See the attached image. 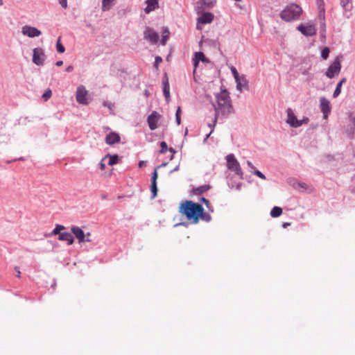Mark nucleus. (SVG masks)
<instances>
[{
    "instance_id": "obj_1",
    "label": "nucleus",
    "mask_w": 355,
    "mask_h": 355,
    "mask_svg": "<svg viewBox=\"0 0 355 355\" xmlns=\"http://www.w3.org/2000/svg\"><path fill=\"white\" fill-rule=\"evenodd\" d=\"M217 104H213L215 110V116L214 125H216L218 118L221 115L223 117H227L228 115L234 112V109L231 103L229 92L224 89L216 96Z\"/></svg>"
},
{
    "instance_id": "obj_2",
    "label": "nucleus",
    "mask_w": 355,
    "mask_h": 355,
    "mask_svg": "<svg viewBox=\"0 0 355 355\" xmlns=\"http://www.w3.org/2000/svg\"><path fill=\"white\" fill-rule=\"evenodd\" d=\"M202 206L200 204L193 202L191 200H186L181 203L179 211L186 216L188 220H191L193 224L198 223L200 216L202 214Z\"/></svg>"
},
{
    "instance_id": "obj_3",
    "label": "nucleus",
    "mask_w": 355,
    "mask_h": 355,
    "mask_svg": "<svg viewBox=\"0 0 355 355\" xmlns=\"http://www.w3.org/2000/svg\"><path fill=\"white\" fill-rule=\"evenodd\" d=\"M302 12L300 6L295 3L287 6L280 13V17L286 21H291L299 19Z\"/></svg>"
},
{
    "instance_id": "obj_4",
    "label": "nucleus",
    "mask_w": 355,
    "mask_h": 355,
    "mask_svg": "<svg viewBox=\"0 0 355 355\" xmlns=\"http://www.w3.org/2000/svg\"><path fill=\"white\" fill-rule=\"evenodd\" d=\"M226 160L228 168L234 171L238 175L241 177L243 175V171L239 162L236 159L234 155L230 154L227 155Z\"/></svg>"
},
{
    "instance_id": "obj_5",
    "label": "nucleus",
    "mask_w": 355,
    "mask_h": 355,
    "mask_svg": "<svg viewBox=\"0 0 355 355\" xmlns=\"http://www.w3.org/2000/svg\"><path fill=\"white\" fill-rule=\"evenodd\" d=\"M46 55L42 48L37 47L33 50V62L37 66H43L46 60Z\"/></svg>"
},
{
    "instance_id": "obj_6",
    "label": "nucleus",
    "mask_w": 355,
    "mask_h": 355,
    "mask_svg": "<svg viewBox=\"0 0 355 355\" xmlns=\"http://www.w3.org/2000/svg\"><path fill=\"white\" fill-rule=\"evenodd\" d=\"M340 60L338 58H336L334 62L328 67L325 74L329 78H333L340 73Z\"/></svg>"
},
{
    "instance_id": "obj_7",
    "label": "nucleus",
    "mask_w": 355,
    "mask_h": 355,
    "mask_svg": "<svg viewBox=\"0 0 355 355\" xmlns=\"http://www.w3.org/2000/svg\"><path fill=\"white\" fill-rule=\"evenodd\" d=\"M166 165H167V162H163L161 165L156 167L154 170V172L152 173L151 186H150V191L152 193V198H155L157 193V170L158 168L164 167Z\"/></svg>"
},
{
    "instance_id": "obj_8",
    "label": "nucleus",
    "mask_w": 355,
    "mask_h": 355,
    "mask_svg": "<svg viewBox=\"0 0 355 355\" xmlns=\"http://www.w3.org/2000/svg\"><path fill=\"white\" fill-rule=\"evenodd\" d=\"M144 39L152 44H156L159 40V35L153 28L146 27L144 31Z\"/></svg>"
},
{
    "instance_id": "obj_9",
    "label": "nucleus",
    "mask_w": 355,
    "mask_h": 355,
    "mask_svg": "<svg viewBox=\"0 0 355 355\" xmlns=\"http://www.w3.org/2000/svg\"><path fill=\"white\" fill-rule=\"evenodd\" d=\"M297 29L302 33L304 35L306 36H313L316 34L317 29L313 24H300Z\"/></svg>"
},
{
    "instance_id": "obj_10",
    "label": "nucleus",
    "mask_w": 355,
    "mask_h": 355,
    "mask_svg": "<svg viewBox=\"0 0 355 355\" xmlns=\"http://www.w3.org/2000/svg\"><path fill=\"white\" fill-rule=\"evenodd\" d=\"M88 92L84 86L80 85L77 88L76 91V101L78 103L83 105H87L88 101L87 98Z\"/></svg>"
},
{
    "instance_id": "obj_11",
    "label": "nucleus",
    "mask_w": 355,
    "mask_h": 355,
    "mask_svg": "<svg viewBox=\"0 0 355 355\" xmlns=\"http://www.w3.org/2000/svg\"><path fill=\"white\" fill-rule=\"evenodd\" d=\"M21 33L28 37H35L40 36L42 33L35 27L26 25L21 28Z\"/></svg>"
},
{
    "instance_id": "obj_12",
    "label": "nucleus",
    "mask_w": 355,
    "mask_h": 355,
    "mask_svg": "<svg viewBox=\"0 0 355 355\" xmlns=\"http://www.w3.org/2000/svg\"><path fill=\"white\" fill-rule=\"evenodd\" d=\"M71 231L72 234H73L76 239L78 240L79 243L91 241V239L85 238V234L80 227L78 226H72L71 227Z\"/></svg>"
},
{
    "instance_id": "obj_13",
    "label": "nucleus",
    "mask_w": 355,
    "mask_h": 355,
    "mask_svg": "<svg viewBox=\"0 0 355 355\" xmlns=\"http://www.w3.org/2000/svg\"><path fill=\"white\" fill-rule=\"evenodd\" d=\"M320 107L323 113L324 118H327L329 114L331 112V106L329 100L325 97H321L320 99Z\"/></svg>"
},
{
    "instance_id": "obj_14",
    "label": "nucleus",
    "mask_w": 355,
    "mask_h": 355,
    "mask_svg": "<svg viewBox=\"0 0 355 355\" xmlns=\"http://www.w3.org/2000/svg\"><path fill=\"white\" fill-rule=\"evenodd\" d=\"M215 3L216 0H201L197 2L196 10L198 12H200L205 8H211Z\"/></svg>"
},
{
    "instance_id": "obj_15",
    "label": "nucleus",
    "mask_w": 355,
    "mask_h": 355,
    "mask_svg": "<svg viewBox=\"0 0 355 355\" xmlns=\"http://www.w3.org/2000/svg\"><path fill=\"white\" fill-rule=\"evenodd\" d=\"M159 114L156 111H153L147 119V121L148 123L149 128L151 130H154L157 128V119L159 117Z\"/></svg>"
},
{
    "instance_id": "obj_16",
    "label": "nucleus",
    "mask_w": 355,
    "mask_h": 355,
    "mask_svg": "<svg viewBox=\"0 0 355 355\" xmlns=\"http://www.w3.org/2000/svg\"><path fill=\"white\" fill-rule=\"evenodd\" d=\"M121 138L119 134L116 132H110L105 137V143L108 145H113L120 142Z\"/></svg>"
},
{
    "instance_id": "obj_17",
    "label": "nucleus",
    "mask_w": 355,
    "mask_h": 355,
    "mask_svg": "<svg viewBox=\"0 0 355 355\" xmlns=\"http://www.w3.org/2000/svg\"><path fill=\"white\" fill-rule=\"evenodd\" d=\"M213 19L214 15L211 12H205L198 18V24H209L211 23Z\"/></svg>"
},
{
    "instance_id": "obj_18",
    "label": "nucleus",
    "mask_w": 355,
    "mask_h": 355,
    "mask_svg": "<svg viewBox=\"0 0 355 355\" xmlns=\"http://www.w3.org/2000/svg\"><path fill=\"white\" fill-rule=\"evenodd\" d=\"M146 3L147 4V6L145 8L144 11L147 14L155 10L156 8L159 7L158 0H146Z\"/></svg>"
},
{
    "instance_id": "obj_19",
    "label": "nucleus",
    "mask_w": 355,
    "mask_h": 355,
    "mask_svg": "<svg viewBox=\"0 0 355 355\" xmlns=\"http://www.w3.org/2000/svg\"><path fill=\"white\" fill-rule=\"evenodd\" d=\"M286 112L288 116L286 119V123L289 124L290 126L293 128V126H295V121H297L298 119H297L291 108H288Z\"/></svg>"
},
{
    "instance_id": "obj_20",
    "label": "nucleus",
    "mask_w": 355,
    "mask_h": 355,
    "mask_svg": "<svg viewBox=\"0 0 355 355\" xmlns=\"http://www.w3.org/2000/svg\"><path fill=\"white\" fill-rule=\"evenodd\" d=\"M236 89L239 91L242 92L243 88L248 89V82L245 76H241V77L239 78L238 80H236Z\"/></svg>"
},
{
    "instance_id": "obj_21",
    "label": "nucleus",
    "mask_w": 355,
    "mask_h": 355,
    "mask_svg": "<svg viewBox=\"0 0 355 355\" xmlns=\"http://www.w3.org/2000/svg\"><path fill=\"white\" fill-rule=\"evenodd\" d=\"M341 7L345 11H350L352 8V0H340Z\"/></svg>"
},
{
    "instance_id": "obj_22",
    "label": "nucleus",
    "mask_w": 355,
    "mask_h": 355,
    "mask_svg": "<svg viewBox=\"0 0 355 355\" xmlns=\"http://www.w3.org/2000/svg\"><path fill=\"white\" fill-rule=\"evenodd\" d=\"M107 158H109V162H108V164L110 166H113L114 164H116L117 162H118V160H119V155H110V154H107L105 157H104V159H107Z\"/></svg>"
},
{
    "instance_id": "obj_23",
    "label": "nucleus",
    "mask_w": 355,
    "mask_h": 355,
    "mask_svg": "<svg viewBox=\"0 0 355 355\" xmlns=\"http://www.w3.org/2000/svg\"><path fill=\"white\" fill-rule=\"evenodd\" d=\"M193 57L196 60H198V61H199V62L201 61V62H205V63H209V60L201 51H198V52L195 53Z\"/></svg>"
},
{
    "instance_id": "obj_24",
    "label": "nucleus",
    "mask_w": 355,
    "mask_h": 355,
    "mask_svg": "<svg viewBox=\"0 0 355 355\" xmlns=\"http://www.w3.org/2000/svg\"><path fill=\"white\" fill-rule=\"evenodd\" d=\"M282 214V209L279 207H274L270 211V216L272 218H277Z\"/></svg>"
},
{
    "instance_id": "obj_25",
    "label": "nucleus",
    "mask_w": 355,
    "mask_h": 355,
    "mask_svg": "<svg viewBox=\"0 0 355 355\" xmlns=\"http://www.w3.org/2000/svg\"><path fill=\"white\" fill-rule=\"evenodd\" d=\"M115 0H102V10L107 11L112 8V3Z\"/></svg>"
},
{
    "instance_id": "obj_26",
    "label": "nucleus",
    "mask_w": 355,
    "mask_h": 355,
    "mask_svg": "<svg viewBox=\"0 0 355 355\" xmlns=\"http://www.w3.org/2000/svg\"><path fill=\"white\" fill-rule=\"evenodd\" d=\"M209 189H210L209 185L205 184V185H202V186H200V187L194 189L193 191L196 194H201L202 193L206 192Z\"/></svg>"
},
{
    "instance_id": "obj_27",
    "label": "nucleus",
    "mask_w": 355,
    "mask_h": 355,
    "mask_svg": "<svg viewBox=\"0 0 355 355\" xmlns=\"http://www.w3.org/2000/svg\"><path fill=\"white\" fill-rule=\"evenodd\" d=\"M169 35H170V33H169L168 28H166V27L164 28L163 33H162V39L161 40V44L162 45L166 44V41L169 37Z\"/></svg>"
},
{
    "instance_id": "obj_28",
    "label": "nucleus",
    "mask_w": 355,
    "mask_h": 355,
    "mask_svg": "<svg viewBox=\"0 0 355 355\" xmlns=\"http://www.w3.org/2000/svg\"><path fill=\"white\" fill-rule=\"evenodd\" d=\"M65 227L64 225H58L57 224L54 228V230L51 232V233L50 234L51 236H55V235H59L61 232L62 230H65Z\"/></svg>"
},
{
    "instance_id": "obj_29",
    "label": "nucleus",
    "mask_w": 355,
    "mask_h": 355,
    "mask_svg": "<svg viewBox=\"0 0 355 355\" xmlns=\"http://www.w3.org/2000/svg\"><path fill=\"white\" fill-rule=\"evenodd\" d=\"M200 218L205 222H209L211 220V216H210L209 214L205 213L204 211V208L202 207V214L200 215Z\"/></svg>"
},
{
    "instance_id": "obj_30",
    "label": "nucleus",
    "mask_w": 355,
    "mask_h": 355,
    "mask_svg": "<svg viewBox=\"0 0 355 355\" xmlns=\"http://www.w3.org/2000/svg\"><path fill=\"white\" fill-rule=\"evenodd\" d=\"M56 49H57V51L60 53H62L65 51L64 46L60 43V37H59L57 41Z\"/></svg>"
},
{
    "instance_id": "obj_31",
    "label": "nucleus",
    "mask_w": 355,
    "mask_h": 355,
    "mask_svg": "<svg viewBox=\"0 0 355 355\" xmlns=\"http://www.w3.org/2000/svg\"><path fill=\"white\" fill-rule=\"evenodd\" d=\"M330 50L328 47H324L321 51V57L324 60H327L329 57Z\"/></svg>"
},
{
    "instance_id": "obj_32",
    "label": "nucleus",
    "mask_w": 355,
    "mask_h": 355,
    "mask_svg": "<svg viewBox=\"0 0 355 355\" xmlns=\"http://www.w3.org/2000/svg\"><path fill=\"white\" fill-rule=\"evenodd\" d=\"M71 236V234L69 232H62L59 234L58 239L60 241H65L68 240V239Z\"/></svg>"
},
{
    "instance_id": "obj_33",
    "label": "nucleus",
    "mask_w": 355,
    "mask_h": 355,
    "mask_svg": "<svg viewBox=\"0 0 355 355\" xmlns=\"http://www.w3.org/2000/svg\"><path fill=\"white\" fill-rule=\"evenodd\" d=\"M163 94L166 100V101H168L170 99V87L169 86L163 87Z\"/></svg>"
},
{
    "instance_id": "obj_34",
    "label": "nucleus",
    "mask_w": 355,
    "mask_h": 355,
    "mask_svg": "<svg viewBox=\"0 0 355 355\" xmlns=\"http://www.w3.org/2000/svg\"><path fill=\"white\" fill-rule=\"evenodd\" d=\"M317 3L318 5L320 16H321L322 12H324V3L323 0H317Z\"/></svg>"
},
{
    "instance_id": "obj_35",
    "label": "nucleus",
    "mask_w": 355,
    "mask_h": 355,
    "mask_svg": "<svg viewBox=\"0 0 355 355\" xmlns=\"http://www.w3.org/2000/svg\"><path fill=\"white\" fill-rule=\"evenodd\" d=\"M181 107L179 106L176 110L175 113V121L178 125H180L181 123Z\"/></svg>"
},
{
    "instance_id": "obj_36",
    "label": "nucleus",
    "mask_w": 355,
    "mask_h": 355,
    "mask_svg": "<svg viewBox=\"0 0 355 355\" xmlns=\"http://www.w3.org/2000/svg\"><path fill=\"white\" fill-rule=\"evenodd\" d=\"M231 71L235 80H238L239 78L241 77V76H240L239 73H238L236 69L233 66L231 67Z\"/></svg>"
},
{
    "instance_id": "obj_37",
    "label": "nucleus",
    "mask_w": 355,
    "mask_h": 355,
    "mask_svg": "<svg viewBox=\"0 0 355 355\" xmlns=\"http://www.w3.org/2000/svg\"><path fill=\"white\" fill-rule=\"evenodd\" d=\"M161 150H159V153L164 154L168 150L167 144L165 141H162L160 143Z\"/></svg>"
},
{
    "instance_id": "obj_38",
    "label": "nucleus",
    "mask_w": 355,
    "mask_h": 355,
    "mask_svg": "<svg viewBox=\"0 0 355 355\" xmlns=\"http://www.w3.org/2000/svg\"><path fill=\"white\" fill-rule=\"evenodd\" d=\"M341 87H342V86L340 85L337 84L336 87L334 90V92L333 94L334 98H336L340 95V94L341 92Z\"/></svg>"
},
{
    "instance_id": "obj_39",
    "label": "nucleus",
    "mask_w": 355,
    "mask_h": 355,
    "mask_svg": "<svg viewBox=\"0 0 355 355\" xmlns=\"http://www.w3.org/2000/svg\"><path fill=\"white\" fill-rule=\"evenodd\" d=\"M51 95H52V92H51V90L50 89H46V90L44 92V93L43 94V95H42V98H43L45 101H46V100H48L49 98H51Z\"/></svg>"
},
{
    "instance_id": "obj_40",
    "label": "nucleus",
    "mask_w": 355,
    "mask_h": 355,
    "mask_svg": "<svg viewBox=\"0 0 355 355\" xmlns=\"http://www.w3.org/2000/svg\"><path fill=\"white\" fill-rule=\"evenodd\" d=\"M253 174H254L255 175L258 176L259 178L263 179V180H266V176L263 173H262L259 170H254L253 172H252Z\"/></svg>"
},
{
    "instance_id": "obj_41",
    "label": "nucleus",
    "mask_w": 355,
    "mask_h": 355,
    "mask_svg": "<svg viewBox=\"0 0 355 355\" xmlns=\"http://www.w3.org/2000/svg\"><path fill=\"white\" fill-rule=\"evenodd\" d=\"M162 62V58L160 56L155 57V67L157 68L158 64Z\"/></svg>"
},
{
    "instance_id": "obj_42",
    "label": "nucleus",
    "mask_w": 355,
    "mask_h": 355,
    "mask_svg": "<svg viewBox=\"0 0 355 355\" xmlns=\"http://www.w3.org/2000/svg\"><path fill=\"white\" fill-rule=\"evenodd\" d=\"M166 85L169 86V83H168V77H167L166 74H165L163 78V86L166 87Z\"/></svg>"
},
{
    "instance_id": "obj_43",
    "label": "nucleus",
    "mask_w": 355,
    "mask_h": 355,
    "mask_svg": "<svg viewBox=\"0 0 355 355\" xmlns=\"http://www.w3.org/2000/svg\"><path fill=\"white\" fill-rule=\"evenodd\" d=\"M59 1V3L61 5V6L63 8H67V0H58Z\"/></svg>"
},
{
    "instance_id": "obj_44",
    "label": "nucleus",
    "mask_w": 355,
    "mask_h": 355,
    "mask_svg": "<svg viewBox=\"0 0 355 355\" xmlns=\"http://www.w3.org/2000/svg\"><path fill=\"white\" fill-rule=\"evenodd\" d=\"M103 105H104L105 107H108L110 110H112V107H114V105H113L112 103H110V102H107V101H105V102L103 103Z\"/></svg>"
},
{
    "instance_id": "obj_45",
    "label": "nucleus",
    "mask_w": 355,
    "mask_h": 355,
    "mask_svg": "<svg viewBox=\"0 0 355 355\" xmlns=\"http://www.w3.org/2000/svg\"><path fill=\"white\" fill-rule=\"evenodd\" d=\"M105 160V159H104V157H103L99 163V167H100L101 170H102V171H103L105 168V164L104 163Z\"/></svg>"
},
{
    "instance_id": "obj_46",
    "label": "nucleus",
    "mask_w": 355,
    "mask_h": 355,
    "mask_svg": "<svg viewBox=\"0 0 355 355\" xmlns=\"http://www.w3.org/2000/svg\"><path fill=\"white\" fill-rule=\"evenodd\" d=\"M193 66H194V70H193V72L196 71V68L198 67V64H199V61H198V60H196L194 57L193 58Z\"/></svg>"
},
{
    "instance_id": "obj_47",
    "label": "nucleus",
    "mask_w": 355,
    "mask_h": 355,
    "mask_svg": "<svg viewBox=\"0 0 355 355\" xmlns=\"http://www.w3.org/2000/svg\"><path fill=\"white\" fill-rule=\"evenodd\" d=\"M66 241H67L68 244L69 245H72L74 242V239L73 237V236L71 235L69 239L68 240H66Z\"/></svg>"
},
{
    "instance_id": "obj_48",
    "label": "nucleus",
    "mask_w": 355,
    "mask_h": 355,
    "mask_svg": "<svg viewBox=\"0 0 355 355\" xmlns=\"http://www.w3.org/2000/svg\"><path fill=\"white\" fill-rule=\"evenodd\" d=\"M201 201H202L203 203H205L207 207H209V201L207 199H206V198H204V197H202V198H201Z\"/></svg>"
},
{
    "instance_id": "obj_49",
    "label": "nucleus",
    "mask_w": 355,
    "mask_h": 355,
    "mask_svg": "<svg viewBox=\"0 0 355 355\" xmlns=\"http://www.w3.org/2000/svg\"><path fill=\"white\" fill-rule=\"evenodd\" d=\"M168 150L172 153V155H171V156L170 157V159H173L174 154L176 153V150L174 148H170L168 149Z\"/></svg>"
},
{
    "instance_id": "obj_50",
    "label": "nucleus",
    "mask_w": 355,
    "mask_h": 355,
    "mask_svg": "<svg viewBox=\"0 0 355 355\" xmlns=\"http://www.w3.org/2000/svg\"><path fill=\"white\" fill-rule=\"evenodd\" d=\"M302 125V123L301 122V120H297L295 121V126L293 128H298Z\"/></svg>"
},
{
    "instance_id": "obj_51",
    "label": "nucleus",
    "mask_w": 355,
    "mask_h": 355,
    "mask_svg": "<svg viewBox=\"0 0 355 355\" xmlns=\"http://www.w3.org/2000/svg\"><path fill=\"white\" fill-rule=\"evenodd\" d=\"M309 119L308 117H304L302 120H301V122L303 124H307L308 122H309Z\"/></svg>"
},
{
    "instance_id": "obj_52",
    "label": "nucleus",
    "mask_w": 355,
    "mask_h": 355,
    "mask_svg": "<svg viewBox=\"0 0 355 355\" xmlns=\"http://www.w3.org/2000/svg\"><path fill=\"white\" fill-rule=\"evenodd\" d=\"M73 70V67L72 65H69V66H68V67L66 68V69H65V71H66L67 72H71Z\"/></svg>"
},
{
    "instance_id": "obj_53",
    "label": "nucleus",
    "mask_w": 355,
    "mask_h": 355,
    "mask_svg": "<svg viewBox=\"0 0 355 355\" xmlns=\"http://www.w3.org/2000/svg\"><path fill=\"white\" fill-rule=\"evenodd\" d=\"M247 164H248V166L250 168H252V169H255L254 166L253 165V164H252L251 162H250V161H247Z\"/></svg>"
},
{
    "instance_id": "obj_54",
    "label": "nucleus",
    "mask_w": 355,
    "mask_h": 355,
    "mask_svg": "<svg viewBox=\"0 0 355 355\" xmlns=\"http://www.w3.org/2000/svg\"><path fill=\"white\" fill-rule=\"evenodd\" d=\"M298 185L302 188V189H306V184L304 182H299L298 183Z\"/></svg>"
},
{
    "instance_id": "obj_55",
    "label": "nucleus",
    "mask_w": 355,
    "mask_h": 355,
    "mask_svg": "<svg viewBox=\"0 0 355 355\" xmlns=\"http://www.w3.org/2000/svg\"><path fill=\"white\" fill-rule=\"evenodd\" d=\"M138 165H139V167H140V168L143 167V166H146V162L145 161H140L139 162Z\"/></svg>"
},
{
    "instance_id": "obj_56",
    "label": "nucleus",
    "mask_w": 355,
    "mask_h": 355,
    "mask_svg": "<svg viewBox=\"0 0 355 355\" xmlns=\"http://www.w3.org/2000/svg\"><path fill=\"white\" fill-rule=\"evenodd\" d=\"M346 81H347L346 78H343L341 79V80L338 84L342 86L343 84H344Z\"/></svg>"
},
{
    "instance_id": "obj_57",
    "label": "nucleus",
    "mask_w": 355,
    "mask_h": 355,
    "mask_svg": "<svg viewBox=\"0 0 355 355\" xmlns=\"http://www.w3.org/2000/svg\"><path fill=\"white\" fill-rule=\"evenodd\" d=\"M63 64L62 60H59L55 62V65L58 67H61Z\"/></svg>"
},
{
    "instance_id": "obj_58",
    "label": "nucleus",
    "mask_w": 355,
    "mask_h": 355,
    "mask_svg": "<svg viewBox=\"0 0 355 355\" xmlns=\"http://www.w3.org/2000/svg\"><path fill=\"white\" fill-rule=\"evenodd\" d=\"M213 131H214V130L212 129V130H211V132H210L208 135H207L206 137H205V139H204V142H206V141H207V139L210 137V135H211V134L212 133V132H213Z\"/></svg>"
},
{
    "instance_id": "obj_59",
    "label": "nucleus",
    "mask_w": 355,
    "mask_h": 355,
    "mask_svg": "<svg viewBox=\"0 0 355 355\" xmlns=\"http://www.w3.org/2000/svg\"><path fill=\"white\" fill-rule=\"evenodd\" d=\"M179 170V165L176 166L172 171H170V173H172L175 171H177Z\"/></svg>"
},
{
    "instance_id": "obj_60",
    "label": "nucleus",
    "mask_w": 355,
    "mask_h": 355,
    "mask_svg": "<svg viewBox=\"0 0 355 355\" xmlns=\"http://www.w3.org/2000/svg\"><path fill=\"white\" fill-rule=\"evenodd\" d=\"M144 95H145L146 97H148V96H149L150 93H149V92H148V89H146V90L144 91Z\"/></svg>"
},
{
    "instance_id": "obj_61",
    "label": "nucleus",
    "mask_w": 355,
    "mask_h": 355,
    "mask_svg": "<svg viewBox=\"0 0 355 355\" xmlns=\"http://www.w3.org/2000/svg\"><path fill=\"white\" fill-rule=\"evenodd\" d=\"M289 225H290V223H283V225H282V227H283L284 228H286V227H288V226H289Z\"/></svg>"
},
{
    "instance_id": "obj_62",
    "label": "nucleus",
    "mask_w": 355,
    "mask_h": 355,
    "mask_svg": "<svg viewBox=\"0 0 355 355\" xmlns=\"http://www.w3.org/2000/svg\"><path fill=\"white\" fill-rule=\"evenodd\" d=\"M90 236H91V233L88 232L85 234V238L86 239H90Z\"/></svg>"
},
{
    "instance_id": "obj_63",
    "label": "nucleus",
    "mask_w": 355,
    "mask_h": 355,
    "mask_svg": "<svg viewBox=\"0 0 355 355\" xmlns=\"http://www.w3.org/2000/svg\"><path fill=\"white\" fill-rule=\"evenodd\" d=\"M208 125H209V128H211V130H212V129L214 130V126H215V125H214V123H213V124L209 123Z\"/></svg>"
},
{
    "instance_id": "obj_64",
    "label": "nucleus",
    "mask_w": 355,
    "mask_h": 355,
    "mask_svg": "<svg viewBox=\"0 0 355 355\" xmlns=\"http://www.w3.org/2000/svg\"><path fill=\"white\" fill-rule=\"evenodd\" d=\"M16 272H17L16 276H17L18 277H20V273H21L20 271L16 270Z\"/></svg>"
}]
</instances>
